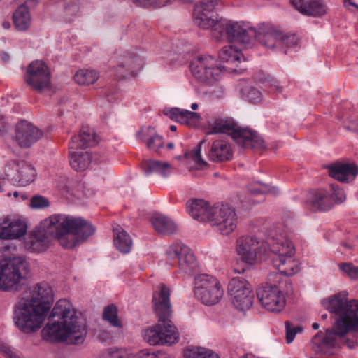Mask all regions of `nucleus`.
<instances>
[{"instance_id":"8fccbe9b","label":"nucleus","mask_w":358,"mask_h":358,"mask_svg":"<svg viewBox=\"0 0 358 358\" xmlns=\"http://www.w3.org/2000/svg\"><path fill=\"white\" fill-rule=\"evenodd\" d=\"M247 98L248 101L256 103L262 100V93L257 89L251 87L247 92Z\"/></svg>"},{"instance_id":"b1692460","label":"nucleus","mask_w":358,"mask_h":358,"mask_svg":"<svg viewBox=\"0 0 358 358\" xmlns=\"http://www.w3.org/2000/svg\"><path fill=\"white\" fill-rule=\"evenodd\" d=\"M292 3L301 13L307 16L322 17L328 11L322 0H292Z\"/></svg>"},{"instance_id":"6e6552de","label":"nucleus","mask_w":358,"mask_h":358,"mask_svg":"<svg viewBox=\"0 0 358 358\" xmlns=\"http://www.w3.org/2000/svg\"><path fill=\"white\" fill-rule=\"evenodd\" d=\"M284 278L273 272L268 275V282L257 289V296L262 306L269 312L280 313L285 306L286 299L281 290Z\"/></svg>"},{"instance_id":"49530a36","label":"nucleus","mask_w":358,"mask_h":358,"mask_svg":"<svg viewBox=\"0 0 358 358\" xmlns=\"http://www.w3.org/2000/svg\"><path fill=\"white\" fill-rule=\"evenodd\" d=\"M331 194L332 198L334 199L335 203H341L345 200V194L344 191L338 185L332 184L331 185V190L329 191Z\"/></svg>"},{"instance_id":"a19ab883","label":"nucleus","mask_w":358,"mask_h":358,"mask_svg":"<svg viewBox=\"0 0 358 358\" xmlns=\"http://www.w3.org/2000/svg\"><path fill=\"white\" fill-rule=\"evenodd\" d=\"M206 142V138H203L199 143L198 144L197 148L188 152L185 153V157L187 158H191L194 162H195L199 166H205L207 165L206 162H205L202 158L201 155V149L203 145Z\"/></svg>"},{"instance_id":"f3484780","label":"nucleus","mask_w":358,"mask_h":358,"mask_svg":"<svg viewBox=\"0 0 358 358\" xmlns=\"http://www.w3.org/2000/svg\"><path fill=\"white\" fill-rule=\"evenodd\" d=\"M27 83L34 90L41 91L50 85V73L47 65L41 60L32 62L27 68Z\"/></svg>"},{"instance_id":"37998d69","label":"nucleus","mask_w":358,"mask_h":358,"mask_svg":"<svg viewBox=\"0 0 358 358\" xmlns=\"http://www.w3.org/2000/svg\"><path fill=\"white\" fill-rule=\"evenodd\" d=\"M136 4L143 6L162 7L171 3V0H133Z\"/></svg>"},{"instance_id":"e433bc0d","label":"nucleus","mask_w":358,"mask_h":358,"mask_svg":"<svg viewBox=\"0 0 358 358\" xmlns=\"http://www.w3.org/2000/svg\"><path fill=\"white\" fill-rule=\"evenodd\" d=\"M99 74L94 70L80 69L74 75V80L79 85H88L96 82Z\"/></svg>"},{"instance_id":"c85d7f7f","label":"nucleus","mask_w":358,"mask_h":358,"mask_svg":"<svg viewBox=\"0 0 358 358\" xmlns=\"http://www.w3.org/2000/svg\"><path fill=\"white\" fill-rule=\"evenodd\" d=\"M96 143V134L94 131L88 127H84L80 130L79 136L71 138L69 144V149H79L81 150L94 146Z\"/></svg>"},{"instance_id":"a211bd4d","label":"nucleus","mask_w":358,"mask_h":358,"mask_svg":"<svg viewBox=\"0 0 358 358\" xmlns=\"http://www.w3.org/2000/svg\"><path fill=\"white\" fill-rule=\"evenodd\" d=\"M43 136L42 130L26 120L20 121L15 126V138L20 148H29Z\"/></svg>"},{"instance_id":"58836bf2","label":"nucleus","mask_w":358,"mask_h":358,"mask_svg":"<svg viewBox=\"0 0 358 358\" xmlns=\"http://www.w3.org/2000/svg\"><path fill=\"white\" fill-rule=\"evenodd\" d=\"M103 318L114 327L119 329L122 327V324L118 320L117 308L113 304L109 305L104 308Z\"/></svg>"},{"instance_id":"7ed1b4c3","label":"nucleus","mask_w":358,"mask_h":358,"mask_svg":"<svg viewBox=\"0 0 358 358\" xmlns=\"http://www.w3.org/2000/svg\"><path fill=\"white\" fill-rule=\"evenodd\" d=\"M87 334L83 319L78 316L72 304L60 299L55 305L48 322L42 329L43 338L49 342L63 341L69 338L71 343H83Z\"/></svg>"},{"instance_id":"680f3d73","label":"nucleus","mask_w":358,"mask_h":358,"mask_svg":"<svg viewBox=\"0 0 358 358\" xmlns=\"http://www.w3.org/2000/svg\"><path fill=\"white\" fill-rule=\"evenodd\" d=\"M347 1L348 2L349 5L355 6V8H357L358 9V6L355 3L352 2V0H345V4L347 3Z\"/></svg>"},{"instance_id":"473e14b6","label":"nucleus","mask_w":358,"mask_h":358,"mask_svg":"<svg viewBox=\"0 0 358 358\" xmlns=\"http://www.w3.org/2000/svg\"><path fill=\"white\" fill-rule=\"evenodd\" d=\"M143 169L146 175L157 173L163 177H166L171 173L172 167L168 162L149 159L143 162Z\"/></svg>"},{"instance_id":"39448f33","label":"nucleus","mask_w":358,"mask_h":358,"mask_svg":"<svg viewBox=\"0 0 358 358\" xmlns=\"http://www.w3.org/2000/svg\"><path fill=\"white\" fill-rule=\"evenodd\" d=\"M169 298L170 290L164 285H161L159 291L153 294L152 303L158 324L146 329L143 334L145 341L152 345L173 344L178 339L176 328L171 324L172 311Z\"/></svg>"},{"instance_id":"f257e3e1","label":"nucleus","mask_w":358,"mask_h":358,"mask_svg":"<svg viewBox=\"0 0 358 358\" xmlns=\"http://www.w3.org/2000/svg\"><path fill=\"white\" fill-rule=\"evenodd\" d=\"M95 232V228L81 217L53 215L41 222L26 242L33 252L45 250L51 238H56L64 248L71 249L85 241Z\"/></svg>"},{"instance_id":"79ce46f5","label":"nucleus","mask_w":358,"mask_h":358,"mask_svg":"<svg viewBox=\"0 0 358 358\" xmlns=\"http://www.w3.org/2000/svg\"><path fill=\"white\" fill-rule=\"evenodd\" d=\"M104 357L110 358H129V354L123 349L110 348L103 352L98 358H104Z\"/></svg>"},{"instance_id":"13d9d810","label":"nucleus","mask_w":358,"mask_h":358,"mask_svg":"<svg viewBox=\"0 0 358 358\" xmlns=\"http://www.w3.org/2000/svg\"><path fill=\"white\" fill-rule=\"evenodd\" d=\"M5 184V178L3 175L0 172V192H3V187Z\"/></svg>"},{"instance_id":"4c0bfd02","label":"nucleus","mask_w":358,"mask_h":358,"mask_svg":"<svg viewBox=\"0 0 358 358\" xmlns=\"http://www.w3.org/2000/svg\"><path fill=\"white\" fill-rule=\"evenodd\" d=\"M186 358H220L219 355L212 351L202 347H189L185 350Z\"/></svg>"},{"instance_id":"338daca9","label":"nucleus","mask_w":358,"mask_h":358,"mask_svg":"<svg viewBox=\"0 0 358 358\" xmlns=\"http://www.w3.org/2000/svg\"><path fill=\"white\" fill-rule=\"evenodd\" d=\"M176 129H177V128H176V126H175V125H171V126L170 127V129H171L172 131H176Z\"/></svg>"},{"instance_id":"412c9836","label":"nucleus","mask_w":358,"mask_h":358,"mask_svg":"<svg viewBox=\"0 0 358 358\" xmlns=\"http://www.w3.org/2000/svg\"><path fill=\"white\" fill-rule=\"evenodd\" d=\"M331 196L327 190L317 189L308 194L306 204L313 211H326L334 206V199Z\"/></svg>"},{"instance_id":"423d86ee","label":"nucleus","mask_w":358,"mask_h":358,"mask_svg":"<svg viewBox=\"0 0 358 358\" xmlns=\"http://www.w3.org/2000/svg\"><path fill=\"white\" fill-rule=\"evenodd\" d=\"M206 135L226 134L245 148L261 150L264 143L262 138L250 129L238 125L232 117L216 115L210 117L206 122Z\"/></svg>"},{"instance_id":"7c9ffc66","label":"nucleus","mask_w":358,"mask_h":358,"mask_svg":"<svg viewBox=\"0 0 358 358\" xmlns=\"http://www.w3.org/2000/svg\"><path fill=\"white\" fill-rule=\"evenodd\" d=\"M69 150V163L71 167L77 171H84L91 162V155L87 151L79 149Z\"/></svg>"},{"instance_id":"c756f323","label":"nucleus","mask_w":358,"mask_h":358,"mask_svg":"<svg viewBox=\"0 0 358 358\" xmlns=\"http://www.w3.org/2000/svg\"><path fill=\"white\" fill-rule=\"evenodd\" d=\"M210 208L208 203L203 199H194L187 203L189 215L200 222H208Z\"/></svg>"},{"instance_id":"ea45409f","label":"nucleus","mask_w":358,"mask_h":358,"mask_svg":"<svg viewBox=\"0 0 358 358\" xmlns=\"http://www.w3.org/2000/svg\"><path fill=\"white\" fill-rule=\"evenodd\" d=\"M248 190L252 194L267 193L276 194L278 192L277 187L262 182H257L250 185Z\"/></svg>"},{"instance_id":"aec40b11","label":"nucleus","mask_w":358,"mask_h":358,"mask_svg":"<svg viewBox=\"0 0 358 358\" xmlns=\"http://www.w3.org/2000/svg\"><path fill=\"white\" fill-rule=\"evenodd\" d=\"M27 224L20 220L4 217L0 219V238L5 240L16 239L24 236L27 231Z\"/></svg>"},{"instance_id":"ddd939ff","label":"nucleus","mask_w":358,"mask_h":358,"mask_svg":"<svg viewBox=\"0 0 358 358\" xmlns=\"http://www.w3.org/2000/svg\"><path fill=\"white\" fill-rule=\"evenodd\" d=\"M223 294L224 290L217 279L208 275H201L196 279L194 294L203 303L216 304Z\"/></svg>"},{"instance_id":"2eb2a0df","label":"nucleus","mask_w":358,"mask_h":358,"mask_svg":"<svg viewBox=\"0 0 358 358\" xmlns=\"http://www.w3.org/2000/svg\"><path fill=\"white\" fill-rule=\"evenodd\" d=\"M228 294L234 307L239 310L249 309L253 303L251 285L241 278H233L228 285Z\"/></svg>"},{"instance_id":"864d4df0","label":"nucleus","mask_w":358,"mask_h":358,"mask_svg":"<svg viewBox=\"0 0 358 358\" xmlns=\"http://www.w3.org/2000/svg\"><path fill=\"white\" fill-rule=\"evenodd\" d=\"M8 131V127L0 115V137L3 136Z\"/></svg>"},{"instance_id":"f03ea898","label":"nucleus","mask_w":358,"mask_h":358,"mask_svg":"<svg viewBox=\"0 0 358 358\" xmlns=\"http://www.w3.org/2000/svg\"><path fill=\"white\" fill-rule=\"evenodd\" d=\"M29 294L28 297L22 298L14 308L15 324L24 334L34 333L41 327L53 302V290L47 282L34 285Z\"/></svg>"},{"instance_id":"f8f14e48","label":"nucleus","mask_w":358,"mask_h":358,"mask_svg":"<svg viewBox=\"0 0 358 358\" xmlns=\"http://www.w3.org/2000/svg\"><path fill=\"white\" fill-rule=\"evenodd\" d=\"M208 222L222 234L228 235L236 227L237 215L230 204L218 203L210 208Z\"/></svg>"},{"instance_id":"6e6d98bb","label":"nucleus","mask_w":358,"mask_h":358,"mask_svg":"<svg viewBox=\"0 0 358 358\" xmlns=\"http://www.w3.org/2000/svg\"><path fill=\"white\" fill-rule=\"evenodd\" d=\"M268 82H269V85L271 87H273V89L276 90L278 92H281L282 87L279 86L277 80L272 79L271 80H270Z\"/></svg>"},{"instance_id":"393cba45","label":"nucleus","mask_w":358,"mask_h":358,"mask_svg":"<svg viewBox=\"0 0 358 358\" xmlns=\"http://www.w3.org/2000/svg\"><path fill=\"white\" fill-rule=\"evenodd\" d=\"M329 176L338 181L350 182L358 175V166L352 163L338 162L329 167Z\"/></svg>"},{"instance_id":"20e7f679","label":"nucleus","mask_w":358,"mask_h":358,"mask_svg":"<svg viewBox=\"0 0 358 358\" xmlns=\"http://www.w3.org/2000/svg\"><path fill=\"white\" fill-rule=\"evenodd\" d=\"M326 308L331 314L338 316L331 330L328 329L325 335L317 333L313 338L320 346L334 347L336 336H344L347 333L358 329V300L348 301L345 294H338L331 298Z\"/></svg>"},{"instance_id":"a878e982","label":"nucleus","mask_w":358,"mask_h":358,"mask_svg":"<svg viewBox=\"0 0 358 358\" xmlns=\"http://www.w3.org/2000/svg\"><path fill=\"white\" fill-rule=\"evenodd\" d=\"M138 138L150 150L157 154H159L161 149L164 148L163 138L151 127H142L138 132Z\"/></svg>"},{"instance_id":"0eeeda50","label":"nucleus","mask_w":358,"mask_h":358,"mask_svg":"<svg viewBox=\"0 0 358 358\" xmlns=\"http://www.w3.org/2000/svg\"><path fill=\"white\" fill-rule=\"evenodd\" d=\"M267 245L269 246L268 258L282 278V275H293L299 271V262L294 258V246L285 236L281 234L269 236Z\"/></svg>"},{"instance_id":"bf43d9fd","label":"nucleus","mask_w":358,"mask_h":358,"mask_svg":"<svg viewBox=\"0 0 358 358\" xmlns=\"http://www.w3.org/2000/svg\"><path fill=\"white\" fill-rule=\"evenodd\" d=\"M2 26H3V27L5 29H9V28H10V22H8V21H4V22H3V23H2Z\"/></svg>"},{"instance_id":"4468645a","label":"nucleus","mask_w":358,"mask_h":358,"mask_svg":"<svg viewBox=\"0 0 358 358\" xmlns=\"http://www.w3.org/2000/svg\"><path fill=\"white\" fill-rule=\"evenodd\" d=\"M222 24L223 27L220 29L222 38L220 40L226 37L230 42L248 47L256 38L257 31L243 22L222 20Z\"/></svg>"},{"instance_id":"9d476101","label":"nucleus","mask_w":358,"mask_h":358,"mask_svg":"<svg viewBox=\"0 0 358 358\" xmlns=\"http://www.w3.org/2000/svg\"><path fill=\"white\" fill-rule=\"evenodd\" d=\"M223 69L236 71L233 66L218 64L217 59L210 55H198L190 63L193 76L204 84H210L216 80Z\"/></svg>"},{"instance_id":"f704fd0d","label":"nucleus","mask_w":358,"mask_h":358,"mask_svg":"<svg viewBox=\"0 0 358 358\" xmlns=\"http://www.w3.org/2000/svg\"><path fill=\"white\" fill-rule=\"evenodd\" d=\"M114 244L122 253H128L132 246V240L129 235L122 229H114Z\"/></svg>"},{"instance_id":"4be33fe9","label":"nucleus","mask_w":358,"mask_h":358,"mask_svg":"<svg viewBox=\"0 0 358 358\" xmlns=\"http://www.w3.org/2000/svg\"><path fill=\"white\" fill-rule=\"evenodd\" d=\"M207 157L210 162L215 163L230 161L233 157L231 146L223 139H217L209 146Z\"/></svg>"},{"instance_id":"de8ad7c7","label":"nucleus","mask_w":358,"mask_h":358,"mask_svg":"<svg viewBox=\"0 0 358 358\" xmlns=\"http://www.w3.org/2000/svg\"><path fill=\"white\" fill-rule=\"evenodd\" d=\"M48 200L43 196H34L31 199L30 206L32 208H43L49 206Z\"/></svg>"},{"instance_id":"5701e85b","label":"nucleus","mask_w":358,"mask_h":358,"mask_svg":"<svg viewBox=\"0 0 358 358\" xmlns=\"http://www.w3.org/2000/svg\"><path fill=\"white\" fill-rule=\"evenodd\" d=\"M7 176L13 181L24 186L34 181L36 171L31 165L20 162L12 165V170L10 172L8 171Z\"/></svg>"},{"instance_id":"0e129e2a","label":"nucleus","mask_w":358,"mask_h":358,"mask_svg":"<svg viewBox=\"0 0 358 358\" xmlns=\"http://www.w3.org/2000/svg\"><path fill=\"white\" fill-rule=\"evenodd\" d=\"M312 328L315 330H317L319 328V324L315 322L312 324Z\"/></svg>"},{"instance_id":"9b49d317","label":"nucleus","mask_w":358,"mask_h":358,"mask_svg":"<svg viewBox=\"0 0 358 358\" xmlns=\"http://www.w3.org/2000/svg\"><path fill=\"white\" fill-rule=\"evenodd\" d=\"M236 251L237 259L242 262L247 266L254 265L264 256L268 257L269 246L266 241H260L255 236H243L236 241Z\"/></svg>"},{"instance_id":"69168bd1","label":"nucleus","mask_w":358,"mask_h":358,"mask_svg":"<svg viewBox=\"0 0 358 358\" xmlns=\"http://www.w3.org/2000/svg\"><path fill=\"white\" fill-rule=\"evenodd\" d=\"M173 146H174V145H173V143H169L167 144V148H168L169 149H171V148H173Z\"/></svg>"},{"instance_id":"a18cd8bd","label":"nucleus","mask_w":358,"mask_h":358,"mask_svg":"<svg viewBox=\"0 0 358 358\" xmlns=\"http://www.w3.org/2000/svg\"><path fill=\"white\" fill-rule=\"evenodd\" d=\"M285 324L286 329V340L287 343H290L294 339L295 335L302 331V328L300 326L292 327L289 321H286Z\"/></svg>"},{"instance_id":"cd10ccee","label":"nucleus","mask_w":358,"mask_h":358,"mask_svg":"<svg viewBox=\"0 0 358 358\" xmlns=\"http://www.w3.org/2000/svg\"><path fill=\"white\" fill-rule=\"evenodd\" d=\"M164 113V115L171 120L180 122V124H187L189 127L194 126L201 117L198 113L180 109L178 108L165 109Z\"/></svg>"},{"instance_id":"052dcab7","label":"nucleus","mask_w":358,"mask_h":358,"mask_svg":"<svg viewBox=\"0 0 358 358\" xmlns=\"http://www.w3.org/2000/svg\"><path fill=\"white\" fill-rule=\"evenodd\" d=\"M1 59L2 60H3L4 62H6L8 61V59H9V55L5 52H3L1 54Z\"/></svg>"},{"instance_id":"774afa93","label":"nucleus","mask_w":358,"mask_h":358,"mask_svg":"<svg viewBox=\"0 0 358 358\" xmlns=\"http://www.w3.org/2000/svg\"><path fill=\"white\" fill-rule=\"evenodd\" d=\"M321 318H322V320H325V319H327V314H323V315H321Z\"/></svg>"},{"instance_id":"1a4fd4ad","label":"nucleus","mask_w":358,"mask_h":358,"mask_svg":"<svg viewBox=\"0 0 358 358\" xmlns=\"http://www.w3.org/2000/svg\"><path fill=\"white\" fill-rule=\"evenodd\" d=\"M29 273V263L21 257L2 259L0 262V289L14 288Z\"/></svg>"},{"instance_id":"c9c22d12","label":"nucleus","mask_w":358,"mask_h":358,"mask_svg":"<svg viewBox=\"0 0 358 358\" xmlns=\"http://www.w3.org/2000/svg\"><path fill=\"white\" fill-rule=\"evenodd\" d=\"M219 57L222 62L229 65L234 64L236 66H238V64L244 59L243 54L231 45L223 47L220 51Z\"/></svg>"},{"instance_id":"2f4dec72","label":"nucleus","mask_w":358,"mask_h":358,"mask_svg":"<svg viewBox=\"0 0 358 358\" xmlns=\"http://www.w3.org/2000/svg\"><path fill=\"white\" fill-rule=\"evenodd\" d=\"M151 222L158 233L172 234L177 231V226L174 222L162 214L154 215L151 218Z\"/></svg>"},{"instance_id":"09e8293b","label":"nucleus","mask_w":358,"mask_h":358,"mask_svg":"<svg viewBox=\"0 0 358 358\" xmlns=\"http://www.w3.org/2000/svg\"><path fill=\"white\" fill-rule=\"evenodd\" d=\"M280 47L287 45L294 47L297 44L298 38L295 35H287L281 32Z\"/></svg>"},{"instance_id":"3c124183","label":"nucleus","mask_w":358,"mask_h":358,"mask_svg":"<svg viewBox=\"0 0 358 358\" xmlns=\"http://www.w3.org/2000/svg\"><path fill=\"white\" fill-rule=\"evenodd\" d=\"M0 349L8 358H20L19 353L13 348L1 344Z\"/></svg>"},{"instance_id":"4d7b16f0","label":"nucleus","mask_w":358,"mask_h":358,"mask_svg":"<svg viewBox=\"0 0 358 358\" xmlns=\"http://www.w3.org/2000/svg\"><path fill=\"white\" fill-rule=\"evenodd\" d=\"M23 5L26 6L28 8L29 7H34L37 3V0H24Z\"/></svg>"},{"instance_id":"5fc2aeb1","label":"nucleus","mask_w":358,"mask_h":358,"mask_svg":"<svg viewBox=\"0 0 358 358\" xmlns=\"http://www.w3.org/2000/svg\"><path fill=\"white\" fill-rule=\"evenodd\" d=\"M350 125H345L344 128L350 131L358 133V127L356 126V121H350Z\"/></svg>"},{"instance_id":"6ab92c4d","label":"nucleus","mask_w":358,"mask_h":358,"mask_svg":"<svg viewBox=\"0 0 358 358\" xmlns=\"http://www.w3.org/2000/svg\"><path fill=\"white\" fill-rule=\"evenodd\" d=\"M143 59L135 52H127L122 55L115 69L118 79L134 76L142 67Z\"/></svg>"},{"instance_id":"c03bdc74","label":"nucleus","mask_w":358,"mask_h":358,"mask_svg":"<svg viewBox=\"0 0 358 358\" xmlns=\"http://www.w3.org/2000/svg\"><path fill=\"white\" fill-rule=\"evenodd\" d=\"M339 268L350 278L358 280V266L353 265L352 263H343L339 264Z\"/></svg>"},{"instance_id":"dca6fc26","label":"nucleus","mask_w":358,"mask_h":358,"mask_svg":"<svg viewBox=\"0 0 358 358\" xmlns=\"http://www.w3.org/2000/svg\"><path fill=\"white\" fill-rule=\"evenodd\" d=\"M169 261L178 263L179 270L187 275H191L197 268V262L190 249L182 243L171 245L166 250Z\"/></svg>"},{"instance_id":"72a5a7b5","label":"nucleus","mask_w":358,"mask_h":358,"mask_svg":"<svg viewBox=\"0 0 358 358\" xmlns=\"http://www.w3.org/2000/svg\"><path fill=\"white\" fill-rule=\"evenodd\" d=\"M15 27L20 31L26 30L31 24V15L29 8L21 4L13 16Z\"/></svg>"},{"instance_id":"e2e57ef3","label":"nucleus","mask_w":358,"mask_h":358,"mask_svg":"<svg viewBox=\"0 0 358 358\" xmlns=\"http://www.w3.org/2000/svg\"><path fill=\"white\" fill-rule=\"evenodd\" d=\"M191 108L193 110H195L198 108V104L196 103H194L192 104L191 106Z\"/></svg>"},{"instance_id":"603ef678","label":"nucleus","mask_w":358,"mask_h":358,"mask_svg":"<svg viewBox=\"0 0 358 358\" xmlns=\"http://www.w3.org/2000/svg\"><path fill=\"white\" fill-rule=\"evenodd\" d=\"M132 358H157V356L154 352L150 353L143 350L134 355Z\"/></svg>"},{"instance_id":"bb28decb","label":"nucleus","mask_w":358,"mask_h":358,"mask_svg":"<svg viewBox=\"0 0 358 358\" xmlns=\"http://www.w3.org/2000/svg\"><path fill=\"white\" fill-rule=\"evenodd\" d=\"M281 31L270 25H262L257 31L255 38L267 48L273 49L280 47Z\"/></svg>"}]
</instances>
